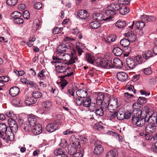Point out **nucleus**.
<instances>
[{
  "mask_svg": "<svg viewBox=\"0 0 157 157\" xmlns=\"http://www.w3.org/2000/svg\"><path fill=\"white\" fill-rule=\"evenodd\" d=\"M155 130V125L154 124L149 123L147 125L145 128L146 133H153Z\"/></svg>",
  "mask_w": 157,
  "mask_h": 157,
  "instance_id": "obj_26",
  "label": "nucleus"
},
{
  "mask_svg": "<svg viewBox=\"0 0 157 157\" xmlns=\"http://www.w3.org/2000/svg\"><path fill=\"white\" fill-rule=\"evenodd\" d=\"M68 82L66 80L63 81L60 83V89L61 90L64 92V90H64V88L66 87V85L68 84Z\"/></svg>",
  "mask_w": 157,
  "mask_h": 157,
  "instance_id": "obj_54",
  "label": "nucleus"
},
{
  "mask_svg": "<svg viewBox=\"0 0 157 157\" xmlns=\"http://www.w3.org/2000/svg\"><path fill=\"white\" fill-rule=\"evenodd\" d=\"M86 59L88 62L93 64L95 61V58L92 54L87 53L86 55Z\"/></svg>",
  "mask_w": 157,
  "mask_h": 157,
  "instance_id": "obj_30",
  "label": "nucleus"
},
{
  "mask_svg": "<svg viewBox=\"0 0 157 157\" xmlns=\"http://www.w3.org/2000/svg\"><path fill=\"white\" fill-rule=\"evenodd\" d=\"M20 99L18 98H16L14 99H13L12 100V102L13 104L14 105H18L20 107L21 106L20 105Z\"/></svg>",
  "mask_w": 157,
  "mask_h": 157,
  "instance_id": "obj_49",
  "label": "nucleus"
},
{
  "mask_svg": "<svg viewBox=\"0 0 157 157\" xmlns=\"http://www.w3.org/2000/svg\"><path fill=\"white\" fill-rule=\"evenodd\" d=\"M10 80L9 77L6 76H0V82L3 83L8 82Z\"/></svg>",
  "mask_w": 157,
  "mask_h": 157,
  "instance_id": "obj_62",
  "label": "nucleus"
},
{
  "mask_svg": "<svg viewBox=\"0 0 157 157\" xmlns=\"http://www.w3.org/2000/svg\"><path fill=\"white\" fill-rule=\"evenodd\" d=\"M32 95L33 98L37 99L40 98L42 96V94L38 91H35L33 93Z\"/></svg>",
  "mask_w": 157,
  "mask_h": 157,
  "instance_id": "obj_52",
  "label": "nucleus"
},
{
  "mask_svg": "<svg viewBox=\"0 0 157 157\" xmlns=\"http://www.w3.org/2000/svg\"><path fill=\"white\" fill-rule=\"evenodd\" d=\"M144 113V111H142L138 109L136 111H134L132 114V121L133 124H135L139 120L140 117H141Z\"/></svg>",
  "mask_w": 157,
  "mask_h": 157,
  "instance_id": "obj_8",
  "label": "nucleus"
},
{
  "mask_svg": "<svg viewBox=\"0 0 157 157\" xmlns=\"http://www.w3.org/2000/svg\"><path fill=\"white\" fill-rule=\"evenodd\" d=\"M153 54L152 52L150 50H147L143 53L142 56L144 59L147 60L152 57Z\"/></svg>",
  "mask_w": 157,
  "mask_h": 157,
  "instance_id": "obj_33",
  "label": "nucleus"
},
{
  "mask_svg": "<svg viewBox=\"0 0 157 157\" xmlns=\"http://www.w3.org/2000/svg\"><path fill=\"white\" fill-rule=\"evenodd\" d=\"M101 122H100L95 124L94 126V128L100 131H101L103 130L105 128L101 124Z\"/></svg>",
  "mask_w": 157,
  "mask_h": 157,
  "instance_id": "obj_43",
  "label": "nucleus"
},
{
  "mask_svg": "<svg viewBox=\"0 0 157 157\" xmlns=\"http://www.w3.org/2000/svg\"><path fill=\"white\" fill-rule=\"evenodd\" d=\"M126 63L128 67L131 69L135 68L136 63L135 60L132 58L128 57L126 59Z\"/></svg>",
  "mask_w": 157,
  "mask_h": 157,
  "instance_id": "obj_14",
  "label": "nucleus"
},
{
  "mask_svg": "<svg viewBox=\"0 0 157 157\" xmlns=\"http://www.w3.org/2000/svg\"><path fill=\"white\" fill-rule=\"evenodd\" d=\"M147 114H143L141 117H140V119L135 124L137 126L140 127H142L145 125L146 121H147Z\"/></svg>",
  "mask_w": 157,
  "mask_h": 157,
  "instance_id": "obj_18",
  "label": "nucleus"
},
{
  "mask_svg": "<svg viewBox=\"0 0 157 157\" xmlns=\"http://www.w3.org/2000/svg\"><path fill=\"white\" fill-rule=\"evenodd\" d=\"M143 57H142L140 55L136 56L135 57L134 59L136 61V62L138 64H141L146 62V61L143 59Z\"/></svg>",
  "mask_w": 157,
  "mask_h": 157,
  "instance_id": "obj_41",
  "label": "nucleus"
},
{
  "mask_svg": "<svg viewBox=\"0 0 157 157\" xmlns=\"http://www.w3.org/2000/svg\"><path fill=\"white\" fill-rule=\"evenodd\" d=\"M120 43L122 46L124 47H127L129 45L130 42L127 39H123L121 40Z\"/></svg>",
  "mask_w": 157,
  "mask_h": 157,
  "instance_id": "obj_44",
  "label": "nucleus"
},
{
  "mask_svg": "<svg viewBox=\"0 0 157 157\" xmlns=\"http://www.w3.org/2000/svg\"><path fill=\"white\" fill-rule=\"evenodd\" d=\"M56 70L57 73H62L65 70L67 65L66 63L59 61V63H56Z\"/></svg>",
  "mask_w": 157,
  "mask_h": 157,
  "instance_id": "obj_11",
  "label": "nucleus"
},
{
  "mask_svg": "<svg viewBox=\"0 0 157 157\" xmlns=\"http://www.w3.org/2000/svg\"><path fill=\"white\" fill-rule=\"evenodd\" d=\"M63 75L61 76V78H64L66 77H69L73 74V70L71 67L67 66L65 70L63 72Z\"/></svg>",
  "mask_w": 157,
  "mask_h": 157,
  "instance_id": "obj_19",
  "label": "nucleus"
},
{
  "mask_svg": "<svg viewBox=\"0 0 157 157\" xmlns=\"http://www.w3.org/2000/svg\"><path fill=\"white\" fill-rule=\"evenodd\" d=\"M37 76L40 78V80L45 79V76L44 74V71L43 70L40 71L37 74Z\"/></svg>",
  "mask_w": 157,
  "mask_h": 157,
  "instance_id": "obj_59",
  "label": "nucleus"
},
{
  "mask_svg": "<svg viewBox=\"0 0 157 157\" xmlns=\"http://www.w3.org/2000/svg\"><path fill=\"white\" fill-rule=\"evenodd\" d=\"M118 80L121 82H124L128 78V74L124 72H121L118 73L117 75Z\"/></svg>",
  "mask_w": 157,
  "mask_h": 157,
  "instance_id": "obj_13",
  "label": "nucleus"
},
{
  "mask_svg": "<svg viewBox=\"0 0 157 157\" xmlns=\"http://www.w3.org/2000/svg\"><path fill=\"white\" fill-rule=\"evenodd\" d=\"M124 36L125 37H127V40L130 42H134L136 39V36L132 31L125 33Z\"/></svg>",
  "mask_w": 157,
  "mask_h": 157,
  "instance_id": "obj_25",
  "label": "nucleus"
},
{
  "mask_svg": "<svg viewBox=\"0 0 157 157\" xmlns=\"http://www.w3.org/2000/svg\"><path fill=\"white\" fill-rule=\"evenodd\" d=\"M147 121L149 123L155 124H157V112L153 113L151 116H149L148 118L147 119Z\"/></svg>",
  "mask_w": 157,
  "mask_h": 157,
  "instance_id": "obj_17",
  "label": "nucleus"
},
{
  "mask_svg": "<svg viewBox=\"0 0 157 157\" xmlns=\"http://www.w3.org/2000/svg\"><path fill=\"white\" fill-rule=\"evenodd\" d=\"M56 123H59L60 124L63 120V116L61 114H58L56 117Z\"/></svg>",
  "mask_w": 157,
  "mask_h": 157,
  "instance_id": "obj_60",
  "label": "nucleus"
},
{
  "mask_svg": "<svg viewBox=\"0 0 157 157\" xmlns=\"http://www.w3.org/2000/svg\"><path fill=\"white\" fill-rule=\"evenodd\" d=\"M141 20L142 22H149L151 21H153L155 19L154 17L150 16L143 15L141 17Z\"/></svg>",
  "mask_w": 157,
  "mask_h": 157,
  "instance_id": "obj_32",
  "label": "nucleus"
},
{
  "mask_svg": "<svg viewBox=\"0 0 157 157\" xmlns=\"http://www.w3.org/2000/svg\"><path fill=\"white\" fill-rule=\"evenodd\" d=\"M95 147L94 150V153L97 155H101L103 153L104 151L103 147L100 144L98 145L95 143Z\"/></svg>",
  "mask_w": 157,
  "mask_h": 157,
  "instance_id": "obj_21",
  "label": "nucleus"
},
{
  "mask_svg": "<svg viewBox=\"0 0 157 157\" xmlns=\"http://www.w3.org/2000/svg\"><path fill=\"white\" fill-rule=\"evenodd\" d=\"M52 103L49 101H44L42 103V105L43 108L44 112H47L50 110L52 107Z\"/></svg>",
  "mask_w": 157,
  "mask_h": 157,
  "instance_id": "obj_12",
  "label": "nucleus"
},
{
  "mask_svg": "<svg viewBox=\"0 0 157 157\" xmlns=\"http://www.w3.org/2000/svg\"><path fill=\"white\" fill-rule=\"evenodd\" d=\"M93 17L94 20L99 22L102 20L108 21V20H106V17H105L103 14L100 13H94L93 15Z\"/></svg>",
  "mask_w": 157,
  "mask_h": 157,
  "instance_id": "obj_20",
  "label": "nucleus"
},
{
  "mask_svg": "<svg viewBox=\"0 0 157 157\" xmlns=\"http://www.w3.org/2000/svg\"><path fill=\"white\" fill-rule=\"evenodd\" d=\"M77 16L81 20L86 19L89 16L87 11L85 10H80L77 13Z\"/></svg>",
  "mask_w": 157,
  "mask_h": 157,
  "instance_id": "obj_16",
  "label": "nucleus"
},
{
  "mask_svg": "<svg viewBox=\"0 0 157 157\" xmlns=\"http://www.w3.org/2000/svg\"><path fill=\"white\" fill-rule=\"evenodd\" d=\"M7 128L6 125L3 123H0V131L3 133L7 132Z\"/></svg>",
  "mask_w": 157,
  "mask_h": 157,
  "instance_id": "obj_48",
  "label": "nucleus"
},
{
  "mask_svg": "<svg viewBox=\"0 0 157 157\" xmlns=\"http://www.w3.org/2000/svg\"><path fill=\"white\" fill-rule=\"evenodd\" d=\"M113 52L114 55L117 56H120L123 53L122 50L118 47L114 48Z\"/></svg>",
  "mask_w": 157,
  "mask_h": 157,
  "instance_id": "obj_36",
  "label": "nucleus"
},
{
  "mask_svg": "<svg viewBox=\"0 0 157 157\" xmlns=\"http://www.w3.org/2000/svg\"><path fill=\"white\" fill-rule=\"evenodd\" d=\"M13 22L16 24H22L24 22V20L20 17L13 19Z\"/></svg>",
  "mask_w": 157,
  "mask_h": 157,
  "instance_id": "obj_55",
  "label": "nucleus"
},
{
  "mask_svg": "<svg viewBox=\"0 0 157 157\" xmlns=\"http://www.w3.org/2000/svg\"><path fill=\"white\" fill-rule=\"evenodd\" d=\"M96 62L98 66L103 68L109 69L113 68V64L111 60L105 61L103 59L99 58L97 59Z\"/></svg>",
  "mask_w": 157,
  "mask_h": 157,
  "instance_id": "obj_4",
  "label": "nucleus"
},
{
  "mask_svg": "<svg viewBox=\"0 0 157 157\" xmlns=\"http://www.w3.org/2000/svg\"><path fill=\"white\" fill-rule=\"evenodd\" d=\"M110 96L108 97V98H107V100H105V101L104 100L102 102V103L101 105V108H103V109H106L107 108L108 110V104H107V102L108 103L109 101V98Z\"/></svg>",
  "mask_w": 157,
  "mask_h": 157,
  "instance_id": "obj_51",
  "label": "nucleus"
},
{
  "mask_svg": "<svg viewBox=\"0 0 157 157\" xmlns=\"http://www.w3.org/2000/svg\"><path fill=\"white\" fill-rule=\"evenodd\" d=\"M113 67H116L118 68H121L123 66L122 61L118 58H115L113 60Z\"/></svg>",
  "mask_w": 157,
  "mask_h": 157,
  "instance_id": "obj_29",
  "label": "nucleus"
},
{
  "mask_svg": "<svg viewBox=\"0 0 157 157\" xmlns=\"http://www.w3.org/2000/svg\"><path fill=\"white\" fill-rule=\"evenodd\" d=\"M68 47L64 43L61 44L56 48V51L59 56L64 54V52H67L68 50Z\"/></svg>",
  "mask_w": 157,
  "mask_h": 157,
  "instance_id": "obj_10",
  "label": "nucleus"
},
{
  "mask_svg": "<svg viewBox=\"0 0 157 157\" xmlns=\"http://www.w3.org/2000/svg\"><path fill=\"white\" fill-rule=\"evenodd\" d=\"M17 2V0H7L6 4L10 6H13L15 5Z\"/></svg>",
  "mask_w": 157,
  "mask_h": 157,
  "instance_id": "obj_53",
  "label": "nucleus"
},
{
  "mask_svg": "<svg viewBox=\"0 0 157 157\" xmlns=\"http://www.w3.org/2000/svg\"><path fill=\"white\" fill-rule=\"evenodd\" d=\"M20 92V89L17 86H13L11 87L9 90L10 94L12 97H14L17 95Z\"/></svg>",
  "mask_w": 157,
  "mask_h": 157,
  "instance_id": "obj_28",
  "label": "nucleus"
},
{
  "mask_svg": "<svg viewBox=\"0 0 157 157\" xmlns=\"http://www.w3.org/2000/svg\"><path fill=\"white\" fill-rule=\"evenodd\" d=\"M10 16L12 18L14 19L20 17L21 16V12L16 11L12 13Z\"/></svg>",
  "mask_w": 157,
  "mask_h": 157,
  "instance_id": "obj_45",
  "label": "nucleus"
},
{
  "mask_svg": "<svg viewBox=\"0 0 157 157\" xmlns=\"http://www.w3.org/2000/svg\"><path fill=\"white\" fill-rule=\"evenodd\" d=\"M125 110L124 108H121L119 109L118 112H117V117L118 120H121L124 119L125 118Z\"/></svg>",
  "mask_w": 157,
  "mask_h": 157,
  "instance_id": "obj_27",
  "label": "nucleus"
},
{
  "mask_svg": "<svg viewBox=\"0 0 157 157\" xmlns=\"http://www.w3.org/2000/svg\"><path fill=\"white\" fill-rule=\"evenodd\" d=\"M68 153L71 155H73L77 151V147L74 142L69 145L68 147Z\"/></svg>",
  "mask_w": 157,
  "mask_h": 157,
  "instance_id": "obj_22",
  "label": "nucleus"
},
{
  "mask_svg": "<svg viewBox=\"0 0 157 157\" xmlns=\"http://www.w3.org/2000/svg\"><path fill=\"white\" fill-rule=\"evenodd\" d=\"M40 25V21L38 19H36L33 21L32 26V31L33 33L36 32Z\"/></svg>",
  "mask_w": 157,
  "mask_h": 157,
  "instance_id": "obj_23",
  "label": "nucleus"
},
{
  "mask_svg": "<svg viewBox=\"0 0 157 157\" xmlns=\"http://www.w3.org/2000/svg\"><path fill=\"white\" fill-rule=\"evenodd\" d=\"M59 125L56 123H50L46 127V129L48 132H53L58 129Z\"/></svg>",
  "mask_w": 157,
  "mask_h": 157,
  "instance_id": "obj_15",
  "label": "nucleus"
},
{
  "mask_svg": "<svg viewBox=\"0 0 157 157\" xmlns=\"http://www.w3.org/2000/svg\"><path fill=\"white\" fill-rule=\"evenodd\" d=\"M120 8V6L117 3H112L107 7L105 12V14L108 17H106V20L109 21L116 13V11Z\"/></svg>",
  "mask_w": 157,
  "mask_h": 157,
  "instance_id": "obj_2",
  "label": "nucleus"
},
{
  "mask_svg": "<svg viewBox=\"0 0 157 157\" xmlns=\"http://www.w3.org/2000/svg\"><path fill=\"white\" fill-rule=\"evenodd\" d=\"M8 122L10 128V131H8V132L16 133L18 131V126L17 124L14 120L12 118H10Z\"/></svg>",
  "mask_w": 157,
  "mask_h": 157,
  "instance_id": "obj_9",
  "label": "nucleus"
},
{
  "mask_svg": "<svg viewBox=\"0 0 157 157\" xmlns=\"http://www.w3.org/2000/svg\"><path fill=\"white\" fill-rule=\"evenodd\" d=\"M0 139L4 142L8 143L9 141H13L14 140L13 133L8 131L6 133H2L0 131Z\"/></svg>",
  "mask_w": 157,
  "mask_h": 157,
  "instance_id": "obj_5",
  "label": "nucleus"
},
{
  "mask_svg": "<svg viewBox=\"0 0 157 157\" xmlns=\"http://www.w3.org/2000/svg\"><path fill=\"white\" fill-rule=\"evenodd\" d=\"M36 2L35 0H33V1L32 3H35L33 5V6L34 8L37 10H40L42 7V4L40 2Z\"/></svg>",
  "mask_w": 157,
  "mask_h": 157,
  "instance_id": "obj_47",
  "label": "nucleus"
},
{
  "mask_svg": "<svg viewBox=\"0 0 157 157\" xmlns=\"http://www.w3.org/2000/svg\"><path fill=\"white\" fill-rule=\"evenodd\" d=\"M126 25V22L124 20H118L116 23V26L120 29L123 28Z\"/></svg>",
  "mask_w": 157,
  "mask_h": 157,
  "instance_id": "obj_38",
  "label": "nucleus"
},
{
  "mask_svg": "<svg viewBox=\"0 0 157 157\" xmlns=\"http://www.w3.org/2000/svg\"><path fill=\"white\" fill-rule=\"evenodd\" d=\"M137 101L140 105L145 103L147 102L146 98L141 97H140L138 98Z\"/></svg>",
  "mask_w": 157,
  "mask_h": 157,
  "instance_id": "obj_57",
  "label": "nucleus"
},
{
  "mask_svg": "<svg viewBox=\"0 0 157 157\" xmlns=\"http://www.w3.org/2000/svg\"><path fill=\"white\" fill-rule=\"evenodd\" d=\"M91 99L89 97H87L86 98L82 100V105L84 106L88 107L91 103Z\"/></svg>",
  "mask_w": 157,
  "mask_h": 157,
  "instance_id": "obj_35",
  "label": "nucleus"
},
{
  "mask_svg": "<svg viewBox=\"0 0 157 157\" xmlns=\"http://www.w3.org/2000/svg\"><path fill=\"white\" fill-rule=\"evenodd\" d=\"M74 52L75 54L71 53V55L67 53L63 54L59 56L60 57L61 59L67 62V65L71 64L74 63L76 62L78 59L77 57L76 56H80L81 55L82 53H84V51L82 50V46L79 44H77L76 45V48L74 50Z\"/></svg>",
  "mask_w": 157,
  "mask_h": 157,
  "instance_id": "obj_1",
  "label": "nucleus"
},
{
  "mask_svg": "<svg viewBox=\"0 0 157 157\" xmlns=\"http://www.w3.org/2000/svg\"><path fill=\"white\" fill-rule=\"evenodd\" d=\"M108 110L110 112H112L117 108L118 106V99L114 98L109 99Z\"/></svg>",
  "mask_w": 157,
  "mask_h": 157,
  "instance_id": "obj_6",
  "label": "nucleus"
},
{
  "mask_svg": "<svg viewBox=\"0 0 157 157\" xmlns=\"http://www.w3.org/2000/svg\"><path fill=\"white\" fill-rule=\"evenodd\" d=\"M118 153L116 149L109 151L107 154L106 157H117Z\"/></svg>",
  "mask_w": 157,
  "mask_h": 157,
  "instance_id": "obj_34",
  "label": "nucleus"
},
{
  "mask_svg": "<svg viewBox=\"0 0 157 157\" xmlns=\"http://www.w3.org/2000/svg\"><path fill=\"white\" fill-rule=\"evenodd\" d=\"M104 110L102 108H97L95 111V113L97 116H102L104 115Z\"/></svg>",
  "mask_w": 157,
  "mask_h": 157,
  "instance_id": "obj_46",
  "label": "nucleus"
},
{
  "mask_svg": "<svg viewBox=\"0 0 157 157\" xmlns=\"http://www.w3.org/2000/svg\"><path fill=\"white\" fill-rule=\"evenodd\" d=\"M116 40V36L113 34H111L108 36L106 39H105V41L108 43L113 42Z\"/></svg>",
  "mask_w": 157,
  "mask_h": 157,
  "instance_id": "obj_39",
  "label": "nucleus"
},
{
  "mask_svg": "<svg viewBox=\"0 0 157 157\" xmlns=\"http://www.w3.org/2000/svg\"><path fill=\"white\" fill-rule=\"evenodd\" d=\"M54 153L55 156H59L61 155L62 154H66V153L62 148H59L56 150L54 151Z\"/></svg>",
  "mask_w": 157,
  "mask_h": 157,
  "instance_id": "obj_42",
  "label": "nucleus"
},
{
  "mask_svg": "<svg viewBox=\"0 0 157 157\" xmlns=\"http://www.w3.org/2000/svg\"><path fill=\"white\" fill-rule=\"evenodd\" d=\"M145 26V23L144 22H142V21H136L135 24V26L136 28V29H142Z\"/></svg>",
  "mask_w": 157,
  "mask_h": 157,
  "instance_id": "obj_40",
  "label": "nucleus"
},
{
  "mask_svg": "<svg viewBox=\"0 0 157 157\" xmlns=\"http://www.w3.org/2000/svg\"><path fill=\"white\" fill-rule=\"evenodd\" d=\"M77 95L79 98H85L88 95L87 91L85 89H79L76 91Z\"/></svg>",
  "mask_w": 157,
  "mask_h": 157,
  "instance_id": "obj_24",
  "label": "nucleus"
},
{
  "mask_svg": "<svg viewBox=\"0 0 157 157\" xmlns=\"http://www.w3.org/2000/svg\"><path fill=\"white\" fill-rule=\"evenodd\" d=\"M89 107L90 110L93 112L95 111L97 109L95 104L93 102L91 103L89 107Z\"/></svg>",
  "mask_w": 157,
  "mask_h": 157,
  "instance_id": "obj_56",
  "label": "nucleus"
},
{
  "mask_svg": "<svg viewBox=\"0 0 157 157\" xmlns=\"http://www.w3.org/2000/svg\"><path fill=\"white\" fill-rule=\"evenodd\" d=\"M126 89L128 90L130 93H135V90L134 86L132 85H127L126 86Z\"/></svg>",
  "mask_w": 157,
  "mask_h": 157,
  "instance_id": "obj_50",
  "label": "nucleus"
},
{
  "mask_svg": "<svg viewBox=\"0 0 157 157\" xmlns=\"http://www.w3.org/2000/svg\"><path fill=\"white\" fill-rule=\"evenodd\" d=\"M33 122L30 121V128L31 129L32 133L34 135H37L42 132L41 125L39 124H36V119H34Z\"/></svg>",
  "mask_w": 157,
  "mask_h": 157,
  "instance_id": "obj_3",
  "label": "nucleus"
},
{
  "mask_svg": "<svg viewBox=\"0 0 157 157\" xmlns=\"http://www.w3.org/2000/svg\"><path fill=\"white\" fill-rule=\"evenodd\" d=\"M74 101L75 103L76 104L80 106L82 105V100L81 99L78 98H74Z\"/></svg>",
  "mask_w": 157,
  "mask_h": 157,
  "instance_id": "obj_64",
  "label": "nucleus"
},
{
  "mask_svg": "<svg viewBox=\"0 0 157 157\" xmlns=\"http://www.w3.org/2000/svg\"><path fill=\"white\" fill-rule=\"evenodd\" d=\"M119 10L120 13L122 15H124L128 13L129 10L126 6H124L121 7L120 6V8L118 10Z\"/></svg>",
  "mask_w": 157,
  "mask_h": 157,
  "instance_id": "obj_37",
  "label": "nucleus"
},
{
  "mask_svg": "<svg viewBox=\"0 0 157 157\" xmlns=\"http://www.w3.org/2000/svg\"><path fill=\"white\" fill-rule=\"evenodd\" d=\"M64 92L67 94L69 96H74L75 90L73 89H67L66 90H64Z\"/></svg>",
  "mask_w": 157,
  "mask_h": 157,
  "instance_id": "obj_58",
  "label": "nucleus"
},
{
  "mask_svg": "<svg viewBox=\"0 0 157 157\" xmlns=\"http://www.w3.org/2000/svg\"><path fill=\"white\" fill-rule=\"evenodd\" d=\"M30 87L31 88V90H37L38 89V87L36 83L33 82H30Z\"/></svg>",
  "mask_w": 157,
  "mask_h": 157,
  "instance_id": "obj_63",
  "label": "nucleus"
},
{
  "mask_svg": "<svg viewBox=\"0 0 157 157\" xmlns=\"http://www.w3.org/2000/svg\"><path fill=\"white\" fill-rule=\"evenodd\" d=\"M109 94L107 93L103 92H97V93L96 104L98 105H101L102 102L107 100L108 97H109Z\"/></svg>",
  "mask_w": 157,
  "mask_h": 157,
  "instance_id": "obj_7",
  "label": "nucleus"
},
{
  "mask_svg": "<svg viewBox=\"0 0 157 157\" xmlns=\"http://www.w3.org/2000/svg\"><path fill=\"white\" fill-rule=\"evenodd\" d=\"M101 23L100 22L97 21H91L89 24V26L93 29H97L101 26Z\"/></svg>",
  "mask_w": 157,
  "mask_h": 157,
  "instance_id": "obj_31",
  "label": "nucleus"
},
{
  "mask_svg": "<svg viewBox=\"0 0 157 157\" xmlns=\"http://www.w3.org/2000/svg\"><path fill=\"white\" fill-rule=\"evenodd\" d=\"M28 124H27V123H24V124H23V128L24 130L26 131V132H29V117H28Z\"/></svg>",
  "mask_w": 157,
  "mask_h": 157,
  "instance_id": "obj_61",
  "label": "nucleus"
}]
</instances>
